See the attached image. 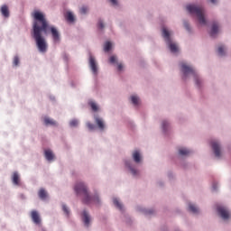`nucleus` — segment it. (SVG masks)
Listing matches in <instances>:
<instances>
[{
    "label": "nucleus",
    "mask_w": 231,
    "mask_h": 231,
    "mask_svg": "<svg viewBox=\"0 0 231 231\" xmlns=\"http://www.w3.org/2000/svg\"><path fill=\"white\" fill-rule=\"evenodd\" d=\"M82 217H83V223L85 224V226H89V222L91 221V217H89V214L87 213V211H83Z\"/></svg>",
    "instance_id": "12"
},
{
    "label": "nucleus",
    "mask_w": 231,
    "mask_h": 231,
    "mask_svg": "<svg viewBox=\"0 0 231 231\" xmlns=\"http://www.w3.org/2000/svg\"><path fill=\"white\" fill-rule=\"evenodd\" d=\"M97 26L100 30H103L104 28V22H102V20L98 21Z\"/></svg>",
    "instance_id": "34"
},
{
    "label": "nucleus",
    "mask_w": 231,
    "mask_h": 231,
    "mask_svg": "<svg viewBox=\"0 0 231 231\" xmlns=\"http://www.w3.org/2000/svg\"><path fill=\"white\" fill-rule=\"evenodd\" d=\"M70 127H77L79 125V120L73 119L69 123Z\"/></svg>",
    "instance_id": "28"
},
{
    "label": "nucleus",
    "mask_w": 231,
    "mask_h": 231,
    "mask_svg": "<svg viewBox=\"0 0 231 231\" xmlns=\"http://www.w3.org/2000/svg\"><path fill=\"white\" fill-rule=\"evenodd\" d=\"M89 66L94 75H97V71L98 70V69L97 68V61L95 60V58L93 56L89 57Z\"/></svg>",
    "instance_id": "8"
},
{
    "label": "nucleus",
    "mask_w": 231,
    "mask_h": 231,
    "mask_svg": "<svg viewBox=\"0 0 231 231\" xmlns=\"http://www.w3.org/2000/svg\"><path fill=\"white\" fill-rule=\"evenodd\" d=\"M32 15L33 18L32 36L36 42L39 51L46 53L48 51V42H46V38L42 36V33L45 35L51 33L54 42L60 41V33L57 27L50 25L44 14L40 11H34Z\"/></svg>",
    "instance_id": "1"
},
{
    "label": "nucleus",
    "mask_w": 231,
    "mask_h": 231,
    "mask_svg": "<svg viewBox=\"0 0 231 231\" xmlns=\"http://www.w3.org/2000/svg\"><path fill=\"white\" fill-rule=\"evenodd\" d=\"M109 62H110V64H116V57L111 56L110 59H109Z\"/></svg>",
    "instance_id": "32"
},
{
    "label": "nucleus",
    "mask_w": 231,
    "mask_h": 231,
    "mask_svg": "<svg viewBox=\"0 0 231 231\" xmlns=\"http://www.w3.org/2000/svg\"><path fill=\"white\" fill-rule=\"evenodd\" d=\"M213 190H217V187L216 186V184H213Z\"/></svg>",
    "instance_id": "40"
},
{
    "label": "nucleus",
    "mask_w": 231,
    "mask_h": 231,
    "mask_svg": "<svg viewBox=\"0 0 231 231\" xmlns=\"http://www.w3.org/2000/svg\"><path fill=\"white\" fill-rule=\"evenodd\" d=\"M14 66H19V56H15L13 60Z\"/></svg>",
    "instance_id": "29"
},
{
    "label": "nucleus",
    "mask_w": 231,
    "mask_h": 231,
    "mask_svg": "<svg viewBox=\"0 0 231 231\" xmlns=\"http://www.w3.org/2000/svg\"><path fill=\"white\" fill-rule=\"evenodd\" d=\"M112 46H113V45L111 44V42H106L105 43V46H104V51H110Z\"/></svg>",
    "instance_id": "25"
},
{
    "label": "nucleus",
    "mask_w": 231,
    "mask_h": 231,
    "mask_svg": "<svg viewBox=\"0 0 231 231\" xmlns=\"http://www.w3.org/2000/svg\"><path fill=\"white\" fill-rule=\"evenodd\" d=\"M0 12L4 17H10V10L8 9V5H2Z\"/></svg>",
    "instance_id": "13"
},
{
    "label": "nucleus",
    "mask_w": 231,
    "mask_h": 231,
    "mask_svg": "<svg viewBox=\"0 0 231 231\" xmlns=\"http://www.w3.org/2000/svg\"><path fill=\"white\" fill-rule=\"evenodd\" d=\"M162 37L165 39V42L168 44L171 53L178 52V45L172 42V40L171 39V32H169V30H167L165 27L162 28Z\"/></svg>",
    "instance_id": "4"
},
{
    "label": "nucleus",
    "mask_w": 231,
    "mask_h": 231,
    "mask_svg": "<svg viewBox=\"0 0 231 231\" xmlns=\"http://www.w3.org/2000/svg\"><path fill=\"white\" fill-rule=\"evenodd\" d=\"M114 205L119 208V210H124V206L117 200V199H114Z\"/></svg>",
    "instance_id": "23"
},
{
    "label": "nucleus",
    "mask_w": 231,
    "mask_h": 231,
    "mask_svg": "<svg viewBox=\"0 0 231 231\" xmlns=\"http://www.w3.org/2000/svg\"><path fill=\"white\" fill-rule=\"evenodd\" d=\"M89 106H90L92 111H98V106H97V103H95V102H90V103H89Z\"/></svg>",
    "instance_id": "27"
},
{
    "label": "nucleus",
    "mask_w": 231,
    "mask_h": 231,
    "mask_svg": "<svg viewBox=\"0 0 231 231\" xmlns=\"http://www.w3.org/2000/svg\"><path fill=\"white\" fill-rule=\"evenodd\" d=\"M110 3L116 6V5H118V2L116 0H109Z\"/></svg>",
    "instance_id": "38"
},
{
    "label": "nucleus",
    "mask_w": 231,
    "mask_h": 231,
    "mask_svg": "<svg viewBox=\"0 0 231 231\" xmlns=\"http://www.w3.org/2000/svg\"><path fill=\"white\" fill-rule=\"evenodd\" d=\"M38 196L40 199H42V201H44L45 199H48V191H46V189H44L43 188L40 189V190L38 191Z\"/></svg>",
    "instance_id": "14"
},
{
    "label": "nucleus",
    "mask_w": 231,
    "mask_h": 231,
    "mask_svg": "<svg viewBox=\"0 0 231 231\" xmlns=\"http://www.w3.org/2000/svg\"><path fill=\"white\" fill-rule=\"evenodd\" d=\"M217 210L220 217H222V219H229L230 218V211H228V209H226V208L218 206L217 208Z\"/></svg>",
    "instance_id": "6"
},
{
    "label": "nucleus",
    "mask_w": 231,
    "mask_h": 231,
    "mask_svg": "<svg viewBox=\"0 0 231 231\" xmlns=\"http://www.w3.org/2000/svg\"><path fill=\"white\" fill-rule=\"evenodd\" d=\"M125 165H126V167H128V169L130 170L133 176H138V171H136V170H134V168L131 167V164L128 162H125Z\"/></svg>",
    "instance_id": "21"
},
{
    "label": "nucleus",
    "mask_w": 231,
    "mask_h": 231,
    "mask_svg": "<svg viewBox=\"0 0 231 231\" xmlns=\"http://www.w3.org/2000/svg\"><path fill=\"white\" fill-rule=\"evenodd\" d=\"M179 154H180V156H187L190 154V150H188L187 148H180L179 149Z\"/></svg>",
    "instance_id": "19"
},
{
    "label": "nucleus",
    "mask_w": 231,
    "mask_h": 231,
    "mask_svg": "<svg viewBox=\"0 0 231 231\" xmlns=\"http://www.w3.org/2000/svg\"><path fill=\"white\" fill-rule=\"evenodd\" d=\"M154 211L152 210H149V211H146V214H152Z\"/></svg>",
    "instance_id": "41"
},
{
    "label": "nucleus",
    "mask_w": 231,
    "mask_h": 231,
    "mask_svg": "<svg viewBox=\"0 0 231 231\" xmlns=\"http://www.w3.org/2000/svg\"><path fill=\"white\" fill-rule=\"evenodd\" d=\"M210 3H212L213 5H216V3H217V0H209Z\"/></svg>",
    "instance_id": "39"
},
{
    "label": "nucleus",
    "mask_w": 231,
    "mask_h": 231,
    "mask_svg": "<svg viewBox=\"0 0 231 231\" xmlns=\"http://www.w3.org/2000/svg\"><path fill=\"white\" fill-rule=\"evenodd\" d=\"M117 69H118V71H122V69H124V65H122V63H118Z\"/></svg>",
    "instance_id": "36"
},
{
    "label": "nucleus",
    "mask_w": 231,
    "mask_h": 231,
    "mask_svg": "<svg viewBox=\"0 0 231 231\" xmlns=\"http://www.w3.org/2000/svg\"><path fill=\"white\" fill-rule=\"evenodd\" d=\"M87 127L90 130L93 131V129H95V125L91 124V123H88L87 124Z\"/></svg>",
    "instance_id": "33"
},
{
    "label": "nucleus",
    "mask_w": 231,
    "mask_h": 231,
    "mask_svg": "<svg viewBox=\"0 0 231 231\" xmlns=\"http://www.w3.org/2000/svg\"><path fill=\"white\" fill-rule=\"evenodd\" d=\"M12 180H13L14 185H21V182H20L21 180L19 179V173L14 172Z\"/></svg>",
    "instance_id": "18"
},
{
    "label": "nucleus",
    "mask_w": 231,
    "mask_h": 231,
    "mask_svg": "<svg viewBox=\"0 0 231 231\" xmlns=\"http://www.w3.org/2000/svg\"><path fill=\"white\" fill-rule=\"evenodd\" d=\"M189 212H192L193 214H198V212H199V209L194 204L189 205Z\"/></svg>",
    "instance_id": "22"
},
{
    "label": "nucleus",
    "mask_w": 231,
    "mask_h": 231,
    "mask_svg": "<svg viewBox=\"0 0 231 231\" xmlns=\"http://www.w3.org/2000/svg\"><path fill=\"white\" fill-rule=\"evenodd\" d=\"M43 122L46 125H57V121L50 118V117H44Z\"/></svg>",
    "instance_id": "16"
},
{
    "label": "nucleus",
    "mask_w": 231,
    "mask_h": 231,
    "mask_svg": "<svg viewBox=\"0 0 231 231\" xmlns=\"http://www.w3.org/2000/svg\"><path fill=\"white\" fill-rule=\"evenodd\" d=\"M133 158H134V161L135 162V163H140V162L142 161V157L140 156V152L134 151L133 152Z\"/></svg>",
    "instance_id": "17"
},
{
    "label": "nucleus",
    "mask_w": 231,
    "mask_h": 231,
    "mask_svg": "<svg viewBox=\"0 0 231 231\" xmlns=\"http://www.w3.org/2000/svg\"><path fill=\"white\" fill-rule=\"evenodd\" d=\"M63 212H65L66 216H69V209L66 205L62 206Z\"/></svg>",
    "instance_id": "30"
},
{
    "label": "nucleus",
    "mask_w": 231,
    "mask_h": 231,
    "mask_svg": "<svg viewBox=\"0 0 231 231\" xmlns=\"http://www.w3.org/2000/svg\"><path fill=\"white\" fill-rule=\"evenodd\" d=\"M80 14H88V7H86V6L81 7Z\"/></svg>",
    "instance_id": "35"
},
{
    "label": "nucleus",
    "mask_w": 231,
    "mask_h": 231,
    "mask_svg": "<svg viewBox=\"0 0 231 231\" xmlns=\"http://www.w3.org/2000/svg\"><path fill=\"white\" fill-rule=\"evenodd\" d=\"M167 127H169V122L163 121L162 122V129H163V131H167Z\"/></svg>",
    "instance_id": "31"
},
{
    "label": "nucleus",
    "mask_w": 231,
    "mask_h": 231,
    "mask_svg": "<svg viewBox=\"0 0 231 231\" xmlns=\"http://www.w3.org/2000/svg\"><path fill=\"white\" fill-rule=\"evenodd\" d=\"M217 33H219V25L217 24V23H214L211 27L210 36L216 37Z\"/></svg>",
    "instance_id": "10"
},
{
    "label": "nucleus",
    "mask_w": 231,
    "mask_h": 231,
    "mask_svg": "<svg viewBox=\"0 0 231 231\" xmlns=\"http://www.w3.org/2000/svg\"><path fill=\"white\" fill-rule=\"evenodd\" d=\"M31 217L35 225H41V217L37 211H32Z\"/></svg>",
    "instance_id": "9"
},
{
    "label": "nucleus",
    "mask_w": 231,
    "mask_h": 231,
    "mask_svg": "<svg viewBox=\"0 0 231 231\" xmlns=\"http://www.w3.org/2000/svg\"><path fill=\"white\" fill-rule=\"evenodd\" d=\"M74 190L78 196H83V203L86 205H89V203H100V199L98 198V195H96L94 197L90 196L89 193H88V188L86 185H84L83 182H78L74 188Z\"/></svg>",
    "instance_id": "2"
},
{
    "label": "nucleus",
    "mask_w": 231,
    "mask_h": 231,
    "mask_svg": "<svg viewBox=\"0 0 231 231\" xmlns=\"http://www.w3.org/2000/svg\"><path fill=\"white\" fill-rule=\"evenodd\" d=\"M131 100H132V104H134V106H138V103L140 102V98L136 96H132Z\"/></svg>",
    "instance_id": "24"
},
{
    "label": "nucleus",
    "mask_w": 231,
    "mask_h": 231,
    "mask_svg": "<svg viewBox=\"0 0 231 231\" xmlns=\"http://www.w3.org/2000/svg\"><path fill=\"white\" fill-rule=\"evenodd\" d=\"M184 27L186 28V30H188V32L190 30V25H189V23L187 22L184 23Z\"/></svg>",
    "instance_id": "37"
},
{
    "label": "nucleus",
    "mask_w": 231,
    "mask_h": 231,
    "mask_svg": "<svg viewBox=\"0 0 231 231\" xmlns=\"http://www.w3.org/2000/svg\"><path fill=\"white\" fill-rule=\"evenodd\" d=\"M95 122H96L98 129H100V131H104V129H106V125H104V120H102V118L96 116Z\"/></svg>",
    "instance_id": "11"
},
{
    "label": "nucleus",
    "mask_w": 231,
    "mask_h": 231,
    "mask_svg": "<svg viewBox=\"0 0 231 231\" xmlns=\"http://www.w3.org/2000/svg\"><path fill=\"white\" fill-rule=\"evenodd\" d=\"M186 8L188 12L192 15H196L199 24L202 26H207V19H205V9L202 6L189 5Z\"/></svg>",
    "instance_id": "3"
},
{
    "label": "nucleus",
    "mask_w": 231,
    "mask_h": 231,
    "mask_svg": "<svg viewBox=\"0 0 231 231\" xmlns=\"http://www.w3.org/2000/svg\"><path fill=\"white\" fill-rule=\"evenodd\" d=\"M180 68H181V71L183 73V79H185L187 77V75H189V73H191V75H193L194 79H195V82L197 84V86H199V78L198 77V75H196V71L194 70V69H192V67H189L187 64L185 63H180Z\"/></svg>",
    "instance_id": "5"
},
{
    "label": "nucleus",
    "mask_w": 231,
    "mask_h": 231,
    "mask_svg": "<svg viewBox=\"0 0 231 231\" xmlns=\"http://www.w3.org/2000/svg\"><path fill=\"white\" fill-rule=\"evenodd\" d=\"M211 147L214 151L215 156H217V158H219V156H221V146L219 145V143H217V141L211 142Z\"/></svg>",
    "instance_id": "7"
},
{
    "label": "nucleus",
    "mask_w": 231,
    "mask_h": 231,
    "mask_svg": "<svg viewBox=\"0 0 231 231\" xmlns=\"http://www.w3.org/2000/svg\"><path fill=\"white\" fill-rule=\"evenodd\" d=\"M217 53L220 55V57H223L225 55V47L223 45H220L217 49Z\"/></svg>",
    "instance_id": "26"
},
{
    "label": "nucleus",
    "mask_w": 231,
    "mask_h": 231,
    "mask_svg": "<svg viewBox=\"0 0 231 231\" xmlns=\"http://www.w3.org/2000/svg\"><path fill=\"white\" fill-rule=\"evenodd\" d=\"M65 17L69 23H73L75 21V16L73 14H71V12H67Z\"/></svg>",
    "instance_id": "20"
},
{
    "label": "nucleus",
    "mask_w": 231,
    "mask_h": 231,
    "mask_svg": "<svg viewBox=\"0 0 231 231\" xmlns=\"http://www.w3.org/2000/svg\"><path fill=\"white\" fill-rule=\"evenodd\" d=\"M44 154H45V158H46V160H48V162H51V160H53V158H55V155H53V152H51V150H45Z\"/></svg>",
    "instance_id": "15"
}]
</instances>
